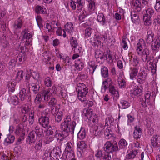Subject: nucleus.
I'll use <instances>...</instances> for the list:
<instances>
[{
    "instance_id": "774afa93",
    "label": "nucleus",
    "mask_w": 160,
    "mask_h": 160,
    "mask_svg": "<svg viewBox=\"0 0 160 160\" xmlns=\"http://www.w3.org/2000/svg\"><path fill=\"white\" fill-rule=\"evenodd\" d=\"M114 121L113 118L111 116L107 118L106 119L105 125L108 126L111 125Z\"/></svg>"
},
{
    "instance_id": "a211bd4d",
    "label": "nucleus",
    "mask_w": 160,
    "mask_h": 160,
    "mask_svg": "<svg viewBox=\"0 0 160 160\" xmlns=\"http://www.w3.org/2000/svg\"><path fill=\"white\" fill-rule=\"evenodd\" d=\"M152 43L151 48L152 50L155 51L158 50L160 47V40L158 38L154 40Z\"/></svg>"
},
{
    "instance_id": "a19ab883",
    "label": "nucleus",
    "mask_w": 160,
    "mask_h": 160,
    "mask_svg": "<svg viewBox=\"0 0 160 160\" xmlns=\"http://www.w3.org/2000/svg\"><path fill=\"white\" fill-rule=\"evenodd\" d=\"M119 150L120 149H124L127 145V141L124 139H122L118 142Z\"/></svg>"
},
{
    "instance_id": "0e129e2a",
    "label": "nucleus",
    "mask_w": 160,
    "mask_h": 160,
    "mask_svg": "<svg viewBox=\"0 0 160 160\" xmlns=\"http://www.w3.org/2000/svg\"><path fill=\"white\" fill-rule=\"evenodd\" d=\"M72 151H73V146L72 143L71 142H68L66 145L65 151L68 152Z\"/></svg>"
},
{
    "instance_id": "393cba45",
    "label": "nucleus",
    "mask_w": 160,
    "mask_h": 160,
    "mask_svg": "<svg viewBox=\"0 0 160 160\" xmlns=\"http://www.w3.org/2000/svg\"><path fill=\"white\" fill-rule=\"evenodd\" d=\"M58 90L60 92L59 94L62 98H66L67 96V91L65 89L64 86L61 85L58 87Z\"/></svg>"
},
{
    "instance_id": "680f3d73",
    "label": "nucleus",
    "mask_w": 160,
    "mask_h": 160,
    "mask_svg": "<svg viewBox=\"0 0 160 160\" xmlns=\"http://www.w3.org/2000/svg\"><path fill=\"white\" fill-rule=\"evenodd\" d=\"M11 102L13 104L16 105L19 103L18 99V97L16 96H13L11 98Z\"/></svg>"
},
{
    "instance_id": "49530a36",
    "label": "nucleus",
    "mask_w": 160,
    "mask_h": 160,
    "mask_svg": "<svg viewBox=\"0 0 160 160\" xmlns=\"http://www.w3.org/2000/svg\"><path fill=\"white\" fill-rule=\"evenodd\" d=\"M97 65H95L92 62L89 63L88 68L89 69V73L92 74L96 70Z\"/></svg>"
},
{
    "instance_id": "13d9d810",
    "label": "nucleus",
    "mask_w": 160,
    "mask_h": 160,
    "mask_svg": "<svg viewBox=\"0 0 160 160\" xmlns=\"http://www.w3.org/2000/svg\"><path fill=\"white\" fill-rule=\"evenodd\" d=\"M75 158V154L73 151L68 152L66 155V158L67 160H71Z\"/></svg>"
},
{
    "instance_id": "e2e57ef3",
    "label": "nucleus",
    "mask_w": 160,
    "mask_h": 160,
    "mask_svg": "<svg viewBox=\"0 0 160 160\" xmlns=\"http://www.w3.org/2000/svg\"><path fill=\"white\" fill-rule=\"evenodd\" d=\"M57 105V100L55 98H52L49 101L48 105L50 106L54 107Z\"/></svg>"
},
{
    "instance_id": "cd10ccee",
    "label": "nucleus",
    "mask_w": 160,
    "mask_h": 160,
    "mask_svg": "<svg viewBox=\"0 0 160 160\" xmlns=\"http://www.w3.org/2000/svg\"><path fill=\"white\" fill-rule=\"evenodd\" d=\"M75 67L76 69L79 71L81 70L84 67V64L82 59H78L75 61Z\"/></svg>"
},
{
    "instance_id": "20e7f679",
    "label": "nucleus",
    "mask_w": 160,
    "mask_h": 160,
    "mask_svg": "<svg viewBox=\"0 0 160 160\" xmlns=\"http://www.w3.org/2000/svg\"><path fill=\"white\" fill-rule=\"evenodd\" d=\"M103 150L106 152L110 153L118 151L119 148L116 142L112 143L110 141H107L104 145Z\"/></svg>"
},
{
    "instance_id": "c03bdc74",
    "label": "nucleus",
    "mask_w": 160,
    "mask_h": 160,
    "mask_svg": "<svg viewBox=\"0 0 160 160\" xmlns=\"http://www.w3.org/2000/svg\"><path fill=\"white\" fill-rule=\"evenodd\" d=\"M70 44L72 47V49L76 48L78 46V43L77 39L74 37H72L70 38Z\"/></svg>"
},
{
    "instance_id": "8fccbe9b",
    "label": "nucleus",
    "mask_w": 160,
    "mask_h": 160,
    "mask_svg": "<svg viewBox=\"0 0 160 160\" xmlns=\"http://www.w3.org/2000/svg\"><path fill=\"white\" fill-rule=\"evenodd\" d=\"M143 19L144 21V24L146 26H148L151 25V20L150 16L144 15L143 17Z\"/></svg>"
},
{
    "instance_id": "5701e85b",
    "label": "nucleus",
    "mask_w": 160,
    "mask_h": 160,
    "mask_svg": "<svg viewBox=\"0 0 160 160\" xmlns=\"http://www.w3.org/2000/svg\"><path fill=\"white\" fill-rule=\"evenodd\" d=\"M108 88L109 92L113 97H116L117 98L119 97L118 92L113 85L108 86Z\"/></svg>"
},
{
    "instance_id": "7c9ffc66",
    "label": "nucleus",
    "mask_w": 160,
    "mask_h": 160,
    "mask_svg": "<svg viewBox=\"0 0 160 160\" xmlns=\"http://www.w3.org/2000/svg\"><path fill=\"white\" fill-rule=\"evenodd\" d=\"M97 20L98 21L100 22L102 25H104L107 22L104 15L102 13H100L98 14L97 16Z\"/></svg>"
},
{
    "instance_id": "6e6d98bb",
    "label": "nucleus",
    "mask_w": 160,
    "mask_h": 160,
    "mask_svg": "<svg viewBox=\"0 0 160 160\" xmlns=\"http://www.w3.org/2000/svg\"><path fill=\"white\" fill-rule=\"evenodd\" d=\"M51 152L50 150H46L44 152L42 156L43 159H46L48 157H49L50 159H54L51 156Z\"/></svg>"
},
{
    "instance_id": "0eeeda50",
    "label": "nucleus",
    "mask_w": 160,
    "mask_h": 160,
    "mask_svg": "<svg viewBox=\"0 0 160 160\" xmlns=\"http://www.w3.org/2000/svg\"><path fill=\"white\" fill-rule=\"evenodd\" d=\"M65 30L63 29L64 32L62 36L64 38H65L66 36V31L71 36L75 34L73 29V25L72 23L71 22H68L65 25Z\"/></svg>"
},
{
    "instance_id": "58836bf2",
    "label": "nucleus",
    "mask_w": 160,
    "mask_h": 160,
    "mask_svg": "<svg viewBox=\"0 0 160 160\" xmlns=\"http://www.w3.org/2000/svg\"><path fill=\"white\" fill-rule=\"evenodd\" d=\"M88 118H89L90 123H92V122L93 123L92 125L95 126L97 124V123L98 122V119L96 114H92Z\"/></svg>"
},
{
    "instance_id": "9d476101",
    "label": "nucleus",
    "mask_w": 160,
    "mask_h": 160,
    "mask_svg": "<svg viewBox=\"0 0 160 160\" xmlns=\"http://www.w3.org/2000/svg\"><path fill=\"white\" fill-rule=\"evenodd\" d=\"M141 55V60L144 62H148L150 60V50L147 48L144 49L140 55Z\"/></svg>"
},
{
    "instance_id": "bf43d9fd",
    "label": "nucleus",
    "mask_w": 160,
    "mask_h": 160,
    "mask_svg": "<svg viewBox=\"0 0 160 160\" xmlns=\"http://www.w3.org/2000/svg\"><path fill=\"white\" fill-rule=\"evenodd\" d=\"M42 58L44 62H47L51 59V57L49 56V54L47 52H44L43 53Z\"/></svg>"
},
{
    "instance_id": "052dcab7",
    "label": "nucleus",
    "mask_w": 160,
    "mask_h": 160,
    "mask_svg": "<svg viewBox=\"0 0 160 160\" xmlns=\"http://www.w3.org/2000/svg\"><path fill=\"white\" fill-rule=\"evenodd\" d=\"M53 107L51 109V113L53 115L55 116L58 114L59 113V107H58V106H57Z\"/></svg>"
},
{
    "instance_id": "4c0bfd02",
    "label": "nucleus",
    "mask_w": 160,
    "mask_h": 160,
    "mask_svg": "<svg viewBox=\"0 0 160 160\" xmlns=\"http://www.w3.org/2000/svg\"><path fill=\"white\" fill-rule=\"evenodd\" d=\"M16 83L14 81H10L8 82L7 86L9 91L11 92H14L15 89Z\"/></svg>"
},
{
    "instance_id": "412c9836",
    "label": "nucleus",
    "mask_w": 160,
    "mask_h": 160,
    "mask_svg": "<svg viewBox=\"0 0 160 160\" xmlns=\"http://www.w3.org/2000/svg\"><path fill=\"white\" fill-rule=\"evenodd\" d=\"M154 33L151 30H148L147 32V35L145 38L146 42L150 44L151 42L155 39H153Z\"/></svg>"
},
{
    "instance_id": "ea45409f",
    "label": "nucleus",
    "mask_w": 160,
    "mask_h": 160,
    "mask_svg": "<svg viewBox=\"0 0 160 160\" xmlns=\"http://www.w3.org/2000/svg\"><path fill=\"white\" fill-rule=\"evenodd\" d=\"M31 86V89L33 92V93L34 94L38 93L40 88L39 85L37 83H32Z\"/></svg>"
},
{
    "instance_id": "f704fd0d",
    "label": "nucleus",
    "mask_w": 160,
    "mask_h": 160,
    "mask_svg": "<svg viewBox=\"0 0 160 160\" xmlns=\"http://www.w3.org/2000/svg\"><path fill=\"white\" fill-rule=\"evenodd\" d=\"M22 25V22L20 18L16 20L13 25L14 28L15 29H18L20 28Z\"/></svg>"
},
{
    "instance_id": "423d86ee",
    "label": "nucleus",
    "mask_w": 160,
    "mask_h": 160,
    "mask_svg": "<svg viewBox=\"0 0 160 160\" xmlns=\"http://www.w3.org/2000/svg\"><path fill=\"white\" fill-rule=\"evenodd\" d=\"M56 87L53 86L51 88L44 90L42 93L44 100L46 101H48L51 95L56 93Z\"/></svg>"
},
{
    "instance_id": "39448f33",
    "label": "nucleus",
    "mask_w": 160,
    "mask_h": 160,
    "mask_svg": "<svg viewBox=\"0 0 160 160\" xmlns=\"http://www.w3.org/2000/svg\"><path fill=\"white\" fill-rule=\"evenodd\" d=\"M154 96V94L152 93L149 91H148L145 93L144 98H141L140 99V103L141 104L142 107H146L147 106V102L148 105L151 104L150 102L152 99H153Z\"/></svg>"
},
{
    "instance_id": "a18cd8bd",
    "label": "nucleus",
    "mask_w": 160,
    "mask_h": 160,
    "mask_svg": "<svg viewBox=\"0 0 160 160\" xmlns=\"http://www.w3.org/2000/svg\"><path fill=\"white\" fill-rule=\"evenodd\" d=\"M77 96L74 93H70L67 97V99L69 102H73L77 100Z\"/></svg>"
},
{
    "instance_id": "f3484780",
    "label": "nucleus",
    "mask_w": 160,
    "mask_h": 160,
    "mask_svg": "<svg viewBox=\"0 0 160 160\" xmlns=\"http://www.w3.org/2000/svg\"><path fill=\"white\" fill-rule=\"evenodd\" d=\"M15 132L17 136L24 137L25 132L22 125L21 124H19L17 126Z\"/></svg>"
},
{
    "instance_id": "69168bd1",
    "label": "nucleus",
    "mask_w": 160,
    "mask_h": 160,
    "mask_svg": "<svg viewBox=\"0 0 160 160\" xmlns=\"http://www.w3.org/2000/svg\"><path fill=\"white\" fill-rule=\"evenodd\" d=\"M31 106L29 104H26L22 108V112L23 113H27L31 110Z\"/></svg>"
},
{
    "instance_id": "f03ea898",
    "label": "nucleus",
    "mask_w": 160,
    "mask_h": 160,
    "mask_svg": "<svg viewBox=\"0 0 160 160\" xmlns=\"http://www.w3.org/2000/svg\"><path fill=\"white\" fill-rule=\"evenodd\" d=\"M76 90L78 99L81 101H84L88 92V88L84 84L79 83L77 84Z\"/></svg>"
},
{
    "instance_id": "4d7b16f0",
    "label": "nucleus",
    "mask_w": 160,
    "mask_h": 160,
    "mask_svg": "<svg viewBox=\"0 0 160 160\" xmlns=\"http://www.w3.org/2000/svg\"><path fill=\"white\" fill-rule=\"evenodd\" d=\"M86 136V132L84 129H82L80 130L78 134V138L80 139H84Z\"/></svg>"
},
{
    "instance_id": "09e8293b",
    "label": "nucleus",
    "mask_w": 160,
    "mask_h": 160,
    "mask_svg": "<svg viewBox=\"0 0 160 160\" xmlns=\"http://www.w3.org/2000/svg\"><path fill=\"white\" fill-rule=\"evenodd\" d=\"M139 40L140 42L137 44L136 46V51L139 55H140L141 54V52L142 51L143 49L141 43L142 42V41L144 42L143 39H142L141 40Z\"/></svg>"
},
{
    "instance_id": "1a4fd4ad",
    "label": "nucleus",
    "mask_w": 160,
    "mask_h": 160,
    "mask_svg": "<svg viewBox=\"0 0 160 160\" xmlns=\"http://www.w3.org/2000/svg\"><path fill=\"white\" fill-rule=\"evenodd\" d=\"M101 39V37L99 36L95 35L93 37L91 38L90 42L94 47L97 46L101 48L103 45L100 41Z\"/></svg>"
},
{
    "instance_id": "9b49d317",
    "label": "nucleus",
    "mask_w": 160,
    "mask_h": 160,
    "mask_svg": "<svg viewBox=\"0 0 160 160\" xmlns=\"http://www.w3.org/2000/svg\"><path fill=\"white\" fill-rule=\"evenodd\" d=\"M30 96V92L28 90L23 88L20 91L19 96L22 101L25 100Z\"/></svg>"
},
{
    "instance_id": "79ce46f5",
    "label": "nucleus",
    "mask_w": 160,
    "mask_h": 160,
    "mask_svg": "<svg viewBox=\"0 0 160 160\" xmlns=\"http://www.w3.org/2000/svg\"><path fill=\"white\" fill-rule=\"evenodd\" d=\"M112 132L110 128H107L104 132V134L105 138L109 139L112 136Z\"/></svg>"
},
{
    "instance_id": "dca6fc26",
    "label": "nucleus",
    "mask_w": 160,
    "mask_h": 160,
    "mask_svg": "<svg viewBox=\"0 0 160 160\" xmlns=\"http://www.w3.org/2000/svg\"><path fill=\"white\" fill-rule=\"evenodd\" d=\"M141 3L139 0H136L135 2L132 3V6L136 12L142 13Z\"/></svg>"
},
{
    "instance_id": "3c124183",
    "label": "nucleus",
    "mask_w": 160,
    "mask_h": 160,
    "mask_svg": "<svg viewBox=\"0 0 160 160\" xmlns=\"http://www.w3.org/2000/svg\"><path fill=\"white\" fill-rule=\"evenodd\" d=\"M127 38V37L126 36H124L123 37L121 42V45L122 46L123 48L125 50H127L128 48V46L126 42Z\"/></svg>"
},
{
    "instance_id": "f8f14e48",
    "label": "nucleus",
    "mask_w": 160,
    "mask_h": 160,
    "mask_svg": "<svg viewBox=\"0 0 160 160\" xmlns=\"http://www.w3.org/2000/svg\"><path fill=\"white\" fill-rule=\"evenodd\" d=\"M46 143H49V142L52 141L55 138L54 134L53 133V129L51 128V130H48L46 132Z\"/></svg>"
},
{
    "instance_id": "b1692460",
    "label": "nucleus",
    "mask_w": 160,
    "mask_h": 160,
    "mask_svg": "<svg viewBox=\"0 0 160 160\" xmlns=\"http://www.w3.org/2000/svg\"><path fill=\"white\" fill-rule=\"evenodd\" d=\"M138 73V69L135 68H130V78L133 80L137 76Z\"/></svg>"
},
{
    "instance_id": "338daca9",
    "label": "nucleus",
    "mask_w": 160,
    "mask_h": 160,
    "mask_svg": "<svg viewBox=\"0 0 160 160\" xmlns=\"http://www.w3.org/2000/svg\"><path fill=\"white\" fill-rule=\"evenodd\" d=\"M14 151L17 156L20 155L22 151V148L20 146L16 147L14 148Z\"/></svg>"
},
{
    "instance_id": "c756f323",
    "label": "nucleus",
    "mask_w": 160,
    "mask_h": 160,
    "mask_svg": "<svg viewBox=\"0 0 160 160\" xmlns=\"http://www.w3.org/2000/svg\"><path fill=\"white\" fill-rule=\"evenodd\" d=\"M75 2L77 4V10L79 12H80L84 7V0H75Z\"/></svg>"
},
{
    "instance_id": "aec40b11",
    "label": "nucleus",
    "mask_w": 160,
    "mask_h": 160,
    "mask_svg": "<svg viewBox=\"0 0 160 160\" xmlns=\"http://www.w3.org/2000/svg\"><path fill=\"white\" fill-rule=\"evenodd\" d=\"M142 133L141 129L140 127L138 126L135 127V129L134 130L133 134V137L136 139H139Z\"/></svg>"
},
{
    "instance_id": "c85d7f7f",
    "label": "nucleus",
    "mask_w": 160,
    "mask_h": 160,
    "mask_svg": "<svg viewBox=\"0 0 160 160\" xmlns=\"http://www.w3.org/2000/svg\"><path fill=\"white\" fill-rule=\"evenodd\" d=\"M21 52L20 53L17 57L16 60L18 61L19 63L22 64L26 59V54L24 53H23L21 51Z\"/></svg>"
},
{
    "instance_id": "a878e982",
    "label": "nucleus",
    "mask_w": 160,
    "mask_h": 160,
    "mask_svg": "<svg viewBox=\"0 0 160 160\" xmlns=\"http://www.w3.org/2000/svg\"><path fill=\"white\" fill-rule=\"evenodd\" d=\"M101 73L102 76L104 78H108L109 77L108 69L105 66H102L101 67Z\"/></svg>"
},
{
    "instance_id": "4468645a",
    "label": "nucleus",
    "mask_w": 160,
    "mask_h": 160,
    "mask_svg": "<svg viewBox=\"0 0 160 160\" xmlns=\"http://www.w3.org/2000/svg\"><path fill=\"white\" fill-rule=\"evenodd\" d=\"M147 74L146 73L140 72L138 73L137 78V82L140 84L144 83L146 79Z\"/></svg>"
},
{
    "instance_id": "37998d69",
    "label": "nucleus",
    "mask_w": 160,
    "mask_h": 160,
    "mask_svg": "<svg viewBox=\"0 0 160 160\" xmlns=\"http://www.w3.org/2000/svg\"><path fill=\"white\" fill-rule=\"evenodd\" d=\"M118 84L119 87L121 88H124L126 84V83L123 79L121 77H119L118 79Z\"/></svg>"
},
{
    "instance_id": "7ed1b4c3",
    "label": "nucleus",
    "mask_w": 160,
    "mask_h": 160,
    "mask_svg": "<svg viewBox=\"0 0 160 160\" xmlns=\"http://www.w3.org/2000/svg\"><path fill=\"white\" fill-rule=\"evenodd\" d=\"M50 114L45 109L42 112L41 115L38 119V122L40 124L43 128L49 129L51 126L49 125Z\"/></svg>"
},
{
    "instance_id": "6ab92c4d",
    "label": "nucleus",
    "mask_w": 160,
    "mask_h": 160,
    "mask_svg": "<svg viewBox=\"0 0 160 160\" xmlns=\"http://www.w3.org/2000/svg\"><path fill=\"white\" fill-rule=\"evenodd\" d=\"M131 94L132 95L139 96L141 95L142 93V89L140 88L138 86H135L133 89L131 90Z\"/></svg>"
},
{
    "instance_id": "c9c22d12",
    "label": "nucleus",
    "mask_w": 160,
    "mask_h": 160,
    "mask_svg": "<svg viewBox=\"0 0 160 160\" xmlns=\"http://www.w3.org/2000/svg\"><path fill=\"white\" fill-rule=\"evenodd\" d=\"M103 129V126L101 123H98L97 124V127L95 129V134L99 135L102 134L103 132L102 130Z\"/></svg>"
},
{
    "instance_id": "4be33fe9",
    "label": "nucleus",
    "mask_w": 160,
    "mask_h": 160,
    "mask_svg": "<svg viewBox=\"0 0 160 160\" xmlns=\"http://www.w3.org/2000/svg\"><path fill=\"white\" fill-rule=\"evenodd\" d=\"M160 136L155 135L152 138L151 144L153 147L157 148L158 147V143L159 142Z\"/></svg>"
},
{
    "instance_id": "bb28decb",
    "label": "nucleus",
    "mask_w": 160,
    "mask_h": 160,
    "mask_svg": "<svg viewBox=\"0 0 160 160\" xmlns=\"http://www.w3.org/2000/svg\"><path fill=\"white\" fill-rule=\"evenodd\" d=\"M15 137L12 135H9L7 136L4 141V144L7 146L9 144L12 143L14 141Z\"/></svg>"
},
{
    "instance_id": "603ef678",
    "label": "nucleus",
    "mask_w": 160,
    "mask_h": 160,
    "mask_svg": "<svg viewBox=\"0 0 160 160\" xmlns=\"http://www.w3.org/2000/svg\"><path fill=\"white\" fill-rule=\"evenodd\" d=\"M23 72L22 70L18 71L15 77V80L19 82L23 78Z\"/></svg>"
},
{
    "instance_id": "473e14b6",
    "label": "nucleus",
    "mask_w": 160,
    "mask_h": 160,
    "mask_svg": "<svg viewBox=\"0 0 160 160\" xmlns=\"http://www.w3.org/2000/svg\"><path fill=\"white\" fill-rule=\"evenodd\" d=\"M136 12L135 11L131 13V19L132 22L134 23L138 22L139 21V16L137 14Z\"/></svg>"
},
{
    "instance_id": "e433bc0d",
    "label": "nucleus",
    "mask_w": 160,
    "mask_h": 160,
    "mask_svg": "<svg viewBox=\"0 0 160 160\" xmlns=\"http://www.w3.org/2000/svg\"><path fill=\"white\" fill-rule=\"evenodd\" d=\"M137 150L135 149L131 151L126 156V160L133 158L137 154Z\"/></svg>"
},
{
    "instance_id": "6e6552de",
    "label": "nucleus",
    "mask_w": 160,
    "mask_h": 160,
    "mask_svg": "<svg viewBox=\"0 0 160 160\" xmlns=\"http://www.w3.org/2000/svg\"><path fill=\"white\" fill-rule=\"evenodd\" d=\"M101 39V37L99 36L95 35L93 37L91 38L90 42L94 47L97 46L101 48L103 45L100 41Z\"/></svg>"
},
{
    "instance_id": "5fc2aeb1",
    "label": "nucleus",
    "mask_w": 160,
    "mask_h": 160,
    "mask_svg": "<svg viewBox=\"0 0 160 160\" xmlns=\"http://www.w3.org/2000/svg\"><path fill=\"white\" fill-rule=\"evenodd\" d=\"M120 103L122 106V108L123 109H126L130 105L128 102L124 100H122L120 102Z\"/></svg>"
},
{
    "instance_id": "864d4df0",
    "label": "nucleus",
    "mask_w": 160,
    "mask_h": 160,
    "mask_svg": "<svg viewBox=\"0 0 160 160\" xmlns=\"http://www.w3.org/2000/svg\"><path fill=\"white\" fill-rule=\"evenodd\" d=\"M55 120L56 122L57 123L59 122L62 120V116H63V113L62 111H60L59 113L58 114L55 115Z\"/></svg>"
},
{
    "instance_id": "2f4dec72",
    "label": "nucleus",
    "mask_w": 160,
    "mask_h": 160,
    "mask_svg": "<svg viewBox=\"0 0 160 160\" xmlns=\"http://www.w3.org/2000/svg\"><path fill=\"white\" fill-rule=\"evenodd\" d=\"M35 11L37 13L45 14L46 12V9L43 6L37 5L36 7Z\"/></svg>"
},
{
    "instance_id": "de8ad7c7",
    "label": "nucleus",
    "mask_w": 160,
    "mask_h": 160,
    "mask_svg": "<svg viewBox=\"0 0 160 160\" xmlns=\"http://www.w3.org/2000/svg\"><path fill=\"white\" fill-rule=\"evenodd\" d=\"M95 2L92 0H90L88 5V10L89 12H92L94 11L95 7Z\"/></svg>"
},
{
    "instance_id": "ddd939ff",
    "label": "nucleus",
    "mask_w": 160,
    "mask_h": 160,
    "mask_svg": "<svg viewBox=\"0 0 160 160\" xmlns=\"http://www.w3.org/2000/svg\"><path fill=\"white\" fill-rule=\"evenodd\" d=\"M78 148L80 150L77 153L78 155L80 154V156L82 155V153L86 151L87 145L84 141H82L78 142L77 145Z\"/></svg>"
},
{
    "instance_id": "f257e3e1",
    "label": "nucleus",
    "mask_w": 160,
    "mask_h": 160,
    "mask_svg": "<svg viewBox=\"0 0 160 160\" xmlns=\"http://www.w3.org/2000/svg\"><path fill=\"white\" fill-rule=\"evenodd\" d=\"M76 125L75 121L71 122L70 117H67L61 124V128L62 130L61 134L56 129H53L55 138H56L58 140H62L64 138L69 135V133L72 134L74 133Z\"/></svg>"
},
{
    "instance_id": "72a5a7b5",
    "label": "nucleus",
    "mask_w": 160,
    "mask_h": 160,
    "mask_svg": "<svg viewBox=\"0 0 160 160\" xmlns=\"http://www.w3.org/2000/svg\"><path fill=\"white\" fill-rule=\"evenodd\" d=\"M55 21H53L49 23H47L45 24V27L48 30V32H53V28L54 27V25H55Z\"/></svg>"
},
{
    "instance_id": "2eb2a0df",
    "label": "nucleus",
    "mask_w": 160,
    "mask_h": 160,
    "mask_svg": "<svg viewBox=\"0 0 160 160\" xmlns=\"http://www.w3.org/2000/svg\"><path fill=\"white\" fill-rule=\"evenodd\" d=\"M36 140L35 132L32 131L28 134L26 141L30 144L34 143Z\"/></svg>"
}]
</instances>
